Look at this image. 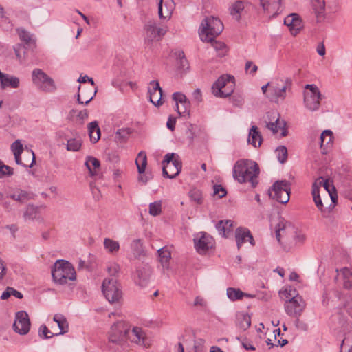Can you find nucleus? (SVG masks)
I'll list each match as a JSON object with an SVG mask.
<instances>
[{"label":"nucleus","instance_id":"nucleus-7","mask_svg":"<svg viewBox=\"0 0 352 352\" xmlns=\"http://www.w3.org/2000/svg\"><path fill=\"white\" fill-rule=\"evenodd\" d=\"M131 325L124 320H119L111 327L109 340L111 342L122 345L127 341Z\"/></svg>","mask_w":352,"mask_h":352},{"label":"nucleus","instance_id":"nucleus-40","mask_svg":"<svg viewBox=\"0 0 352 352\" xmlns=\"http://www.w3.org/2000/svg\"><path fill=\"white\" fill-rule=\"evenodd\" d=\"M103 243L104 248L111 254H115L119 251L120 244L117 241H114L109 238H105Z\"/></svg>","mask_w":352,"mask_h":352},{"label":"nucleus","instance_id":"nucleus-17","mask_svg":"<svg viewBox=\"0 0 352 352\" xmlns=\"http://www.w3.org/2000/svg\"><path fill=\"white\" fill-rule=\"evenodd\" d=\"M320 185V184L319 182L313 183L312 184L311 195L313 197V200L318 209L320 211L322 217L326 219H330L331 217V210L324 207L322 200L320 195V190H318V186Z\"/></svg>","mask_w":352,"mask_h":352},{"label":"nucleus","instance_id":"nucleus-39","mask_svg":"<svg viewBox=\"0 0 352 352\" xmlns=\"http://www.w3.org/2000/svg\"><path fill=\"white\" fill-rule=\"evenodd\" d=\"M131 248L133 254L136 258H140L145 255V251L143 248V243L140 239H135L131 244Z\"/></svg>","mask_w":352,"mask_h":352},{"label":"nucleus","instance_id":"nucleus-55","mask_svg":"<svg viewBox=\"0 0 352 352\" xmlns=\"http://www.w3.org/2000/svg\"><path fill=\"white\" fill-rule=\"evenodd\" d=\"M173 100L176 102V106L179 105V103L186 104L188 101L186 96L181 92H175L173 94Z\"/></svg>","mask_w":352,"mask_h":352},{"label":"nucleus","instance_id":"nucleus-46","mask_svg":"<svg viewBox=\"0 0 352 352\" xmlns=\"http://www.w3.org/2000/svg\"><path fill=\"white\" fill-rule=\"evenodd\" d=\"M313 8L317 17L322 16L324 12L325 3L324 0H313Z\"/></svg>","mask_w":352,"mask_h":352},{"label":"nucleus","instance_id":"nucleus-41","mask_svg":"<svg viewBox=\"0 0 352 352\" xmlns=\"http://www.w3.org/2000/svg\"><path fill=\"white\" fill-rule=\"evenodd\" d=\"M175 56H177L178 68L183 72L187 71L189 69V63L185 57L184 52L177 51Z\"/></svg>","mask_w":352,"mask_h":352},{"label":"nucleus","instance_id":"nucleus-23","mask_svg":"<svg viewBox=\"0 0 352 352\" xmlns=\"http://www.w3.org/2000/svg\"><path fill=\"white\" fill-rule=\"evenodd\" d=\"M333 133L331 130H324L320 135L321 154H328L333 144Z\"/></svg>","mask_w":352,"mask_h":352},{"label":"nucleus","instance_id":"nucleus-16","mask_svg":"<svg viewBox=\"0 0 352 352\" xmlns=\"http://www.w3.org/2000/svg\"><path fill=\"white\" fill-rule=\"evenodd\" d=\"M194 243L198 252L204 253L213 247L214 241L209 234L201 232L194 239Z\"/></svg>","mask_w":352,"mask_h":352},{"label":"nucleus","instance_id":"nucleus-22","mask_svg":"<svg viewBox=\"0 0 352 352\" xmlns=\"http://www.w3.org/2000/svg\"><path fill=\"white\" fill-rule=\"evenodd\" d=\"M284 24L289 28L293 35H296L302 28V23L299 15L296 13L289 14L284 20Z\"/></svg>","mask_w":352,"mask_h":352},{"label":"nucleus","instance_id":"nucleus-5","mask_svg":"<svg viewBox=\"0 0 352 352\" xmlns=\"http://www.w3.org/2000/svg\"><path fill=\"white\" fill-rule=\"evenodd\" d=\"M291 184L287 180H278L268 190L270 198L285 204L289 201Z\"/></svg>","mask_w":352,"mask_h":352},{"label":"nucleus","instance_id":"nucleus-47","mask_svg":"<svg viewBox=\"0 0 352 352\" xmlns=\"http://www.w3.org/2000/svg\"><path fill=\"white\" fill-rule=\"evenodd\" d=\"M81 147V141L79 139L72 138L67 141V150L72 152H77Z\"/></svg>","mask_w":352,"mask_h":352},{"label":"nucleus","instance_id":"nucleus-1","mask_svg":"<svg viewBox=\"0 0 352 352\" xmlns=\"http://www.w3.org/2000/svg\"><path fill=\"white\" fill-rule=\"evenodd\" d=\"M259 167L256 162L250 160H241L236 162L233 168V177L239 183L250 182L254 188L258 184Z\"/></svg>","mask_w":352,"mask_h":352},{"label":"nucleus","instance_id":"nucleus-20","mask_svg":"<svg viewBox=\"0 0 352 352\" xmlns=\"http://www.w3.org/2000/svg\"><path fill=\"white\" fill-rule=\"evenodd\" d=\"M263 10L272 16H276L282 12L281 0H260Z\"/></svg>","mask_w":352,"mask_h":352},{"label":"nucleus","instance_id":"nucleus-30","mask_svg":"<svg viewBox=\"0 0 352 352\" xmlns=\"http://www.w3.org/2000/svg\"><path fill=\"white\" fill-rule=\"evenodd\" d=\"M263 138L256 126H252L249 132L248 142L254 147L260 146Z\"/></svg>","mask_w":352,"mask_h":352},{"label":"nucleus","instance_id":"nucleus-50","mask_svg":"<svg viewBox=\"0 0 352 352\" xmlns=\"http://www.w3.org/2000/svg\"><path fill=\"white\" fill-rule=\"evenodd\" d=\"M38 213V208L33 205L28 206L23 217L25 219H34L36 217Z\"/></svg>","mask_w":352,"mask_h":352},{"label":"nucleus","instance_id":"nucleus-11","mask_svg":"<svg viewBox=\"0 0 352 352\" xmlns=\"http://www.w3.org/2000/svg\"><path fill=\"white\" fill-rule=\"evenodd\" d=\"M307 91L304 94V103L310 111H316L319 109L322 95L318 87L315 85H307Z\"/></svg>","mask_w":352,"mask_h":352},{"label":"nucleus","instance_id":"nucleus-29","mask_svg":"<svg viewBox=\"0 0 352 352\" xmlns=\"http://www.w3.org/2000/svg\"><path fill=\"white\" fill-rule=\"evenodd\" d=\"M216 228L220 235L227 238L233 231V223L230 220H221L217 223Z\"/></svg>","mask_w":352,"mask_h":352},{"label":"nucleus","instance_id":"nucleus-27","mask_svg":"<svg viewBox=\"0 0 352 352\" xmlns=\"http://www.w3.org/2000/svg\"><path fill=\"white\" fill-rule=\"evenodd\" d=\"M228 82H234V76L230 75H222L220 76L212 87L214 95L219 94V93L227 87Z\"/></svg>","mask_w":352,"mask_h":352},{"label":"nucleus","instance_id":"nucleus-64","mask_svg":"<svg viewBox=\"0 0 352 352\" xmlns=\"http://www.w3.org/2000/svg\"><path fill=\"white\" fill-rule=\"evenodd\" d=\"M344 308L350 316H352V296L346 301Z\"/></svg>","mask_w":352,"mask_h":352},{"label":"nucleus","instance_id":"nucleus-4","mask_svg":"<svg viewBox=\"0 0 352 352\" xmlns=\"http://www.w3.org/2000/svg\"><path fill=\"white\" fill-rule=\"evenodd\" d=\"M291 87L292 80L289 78L276 79L271 82L267 97L274 102L283 101L286 98L287 91H290Z\"/></svg>","mask_w":352,"mask_h":352},{"label":"nucleus","instance_id":"nucleus-63","mask_svg":"<svg viewBox=\"0 0 352 352\" xmlns=\"http://www.w3.org/2000/svg\"><path fill=\"white\" fill-rule=\"evenodd\" d=\"M285 225L283 222L278 223L276 228V237L278 242L280 241V232L285 230Z\"/></svg>","mask_w":352,"mask_h":352},{"label":"nucleus","instance_id":"nucleus-6","mask_svg":"<svg viewBox=\"0 0 352 352\" xmlns=\"http://www.w3.org/2000/svg\"><path fill=\"white\" fill-rule=\"evenodd\" d=\"M102 290L107 300L111 304L120 303L122 298L121 286L116 278H105Z\"/></svg>","mask_w":352,"mask_h":352},{"label":"nucleus","instance_id":"nucleus-53","mask_svg":"<svg viewBox=\"0 0 352 352\" xmlns=\"http://www.w3.org/2000/svg\"><path fill=\"white\" fill-rule=\"evenodd\" d=\"M211 43L212 46L215 49L216 51L219 52V55H224L226 50V46L223 42L215 41L214 38Z\"/></svg>","mask_w":352,"mask_h":352},{"label":"nucleus","instance_id":"nucleus-51","mask_svg":"<svg viewBox=\"0 0 352 352\" xmlns=\"http://www.w3.org/2000/svg\"><path fill=\"white\" fill-rule=\"evenodd\" d=\"M162 212L161 201H155L149 205V214L152 216H157Z\"/></svg>","mask_w":352,"mask_h":352},{"label":"nucleus","instance_id":"nucleus-56","mask_svg":"<svg viewBox=\"0 0 352 352\" xmlns=\"http://www.w3.org/2000/svg\"><path fill=\"white\" fill-rule=\"evenodd\" d=\"M23 150V144L19 140H16L11 145V151L13 154H21Z\"/></svg>","mask_w":352,"mask_h":352},{"label":"nucleus","instance_id":"nucleus-43","mask_svg":"<svg viewBox=\"0 0 352 352\" xmlns=\"http://www.w3.org/2000/svg\"><path fill=\"white\" fill-rule=\"evenodd\" d=\"M84 91H85L83 90L82 92V97H83L82 100L81 99V95L80 94H78V95H77V101H78V102L79 104H89L92 100V99L95 96V95L96 94V90H95L93 92L91 89H89V94H87V93L84 94Z\"/></svg>","mask_w":352,"mask_h":352},{"label":"nucleus","instance_id":"nucleus-44","mask_svg":"<svg viewBox=\"0 0 352 352\" xmlns=\"http://www.w3.org/2000/svg\"><path fill=\"white\" fill-rule=\"evenodd\" d=\"M237 325L243 330L248 329L251 325L250 317L245 314L239 315L237 316Z\"/></svg>","mask_w":352,"mask_h":352},{"label":"nucleus","instance_id":"nucleus-18","mask_svg":"<svg viewBox=\"0 0 352 352\" xmlns=\"http://www.w3.org/2000/svg\"><path fill=\"white\" fill-rule=\"evenodd\" d=\"M135 164L140 175L138 177V181L143 184H146L152 178L151 174L146 171L147 166L146 155H137Z\"/></svg>","mask_w":352,"mask_h":352},{"label":"nucleus","instance_id":"nucleus-21","mask_svg":"<svg viewBox=\"0 0 352 352\" xmlns=\"http://www.w3.org/2000/svg\"><path fill=\"white\" fill-rule=\"evenodd\" d=\"M150 85L152 86L151 88H148V91L150 102L155 106L159 107L164 102L162 101V89L158 81L153 80Z\"/></svg>","mask_w":352,"mask_h":352},{"label":"nucleus","instance_id":"nucleus-15","mask_svg":"<svg viewBox=\"0 0 352 352\" xmlns=\"http://www.w3.org/2000/svg\"><path fill=\"white\" fill-rule=\"evenodd\" d=\"M128 340L131 342L146 348L149 347L151 345L150 340L146 337L144 331L142 328L138 327H133L132 330H129L127 337V340Z\"/></svg>","mask_w":352,"mask_h":352},{"label":"nucleus","instance_id":"nucleus-10","mask_svg":"<svg viewBox=\"0 0 352 352\" xmlns=\"http://www.w3.org/2000/svg\"><path fill=\"white\" fill-rule=\"evenodd\" d=\"M264 122L265 126L274 134L278 133L280 131V136L287 135V129L286 122L284 120H280V115L276 111L267 112L265 117Z\"/></svg>","mask_w":352,"mask_h":352},{"label":"nucleus","instance_id":"nucleus-60","mask_svg":"<svg viewBox=\"0 0 352 352\" xmlns=\"http://www.w3.org/2000/svg\"><path fill=\"white\" fill-rule=\"evenodd\" d=\"M120 270V267L117 263H112L108 267L109 274L113 276L112 278H115V276L118 274Z\"/></svg>","mask_w":352,"mask_h":352},{"label":"nucleus","instance_id":"nucleus-49","mask_svg":"<svg viewBox=\"0 0 352 352\" xmlns=\"http://www.w3.org/2000/svg\"><path fill=\"white\" fill-rule=\"evenodd\" d=\"M235 87L234 82H228L227 84V87H225L223 91H221L219 94H216L215 96L219 98H226L230 96L232 92L234 91Z\"/></svg>","mask_w":352,"mask_h":352},{"label":"nucleus","instance_id":"nucleus-48","mask_svg":"<svg viewBox=\"0 0 352 352\" xmlns=\"http://www.w3.org/2000/svg\"><path fill=\"white\" fill-rule=\"evenodd\" d=\"M189 197L190 199L197 204H201L203 202V197L201 192L198 189H192L190 190Z\"/></svg>","mask_w":352,"mask_h":352},{"label":"nucleus","instance_id":"nucleus-57","mask_svg":"<svg viewBox=\"0 0 352 352\" xmlns=\"http://www.w3.org/2000/svg\"><path fill=\"white\" fill-rule=\"evenodd\" d=\"M214 195L218 196L219 198H222L226 195V190L222 187L221 185L216 184L213 186Z\"/></svg>","mask_w":352,"mask_h":352},{"label":"nucleus","instance_id":"nucleus-24","mask_svg":"<svg viewBox=\"0 0 352 352\" xmlns=\"http://www.w3.org/2000/svg\"><path fill=\"white\" fill-rule=\"evenodd\" d=\"M336 272V281H340L345 289H351L352 287V271L348 267H343L340 270L337 269Z\"/></svg>","mask_w":352,"mask_h":352},{"label":"nucleus","instance_id":"nucleus-31","mask_svg":"<svg viewBox=\"0 0 352 352\" xmlns=\"http://www.w3.org/2000/svg\"><path fill=\"white\" fill-rule=\"evenodd\" d=\"M16 32L20 39L24 42L25 45L33 47L36 46V39L30 32L22 28L16 29Z\"/></svg>","mask_w":352,"mask_h":352},{"label":"nucleus","instance_id":"nucleus-28","mask_svg":"<svg viewBox=\"0 0 352 352\" xmlns=\"http://www.w3.org/2000/svg\"><path fill=\"white\" fill-rule=\"evenodd\" d=\"M85 164L89 170L91 176H100V162L98 159L94 157L93 156H88L85 162Z\"/></svg>","mask_w":352,"mask_h":352},{"label":"nucleus","instance_id":"nucleus-34","mask_svg":"<svg viewBox=\"0 0 352 352\" xmlns=\"http://www.w3.org/2000/svg\"><path fill=\"white\" fill-rule=\"evenodd\" d=\"M88 132L90 140L94 143L97 142L100 138V129L97 121H94L88 124Z\"/></svg>","mask_w":352,"mask_h":352},{"label":"nucleus","instance_id":"nucleus-19","mask_svg":"<svg viewBox=\"0 0 352 352\" xmlns=\"http://www.w3.org/2000/svg\"><path fill=\"white\" fill-rule=\"evenodd\" d=\"M146 36L148 40H159L167 32V29L163 27H157L155 22H148L145 25Z\"/></svg>","mask_w":352,"mask_h":352},{"label":"nucleus","instance_id":"nucleus-42","mask_svg":"<svg viewBox=\"0 0 352 352\" xmlns=\"http://www.w3.org/2000/svg\"><path fill=\"white\" fill-rule=\"evenodd\" d=\"M157 253L160 263H162V266L165 267L171 257L170 252L165 248H162L157 250Z\"/></svg>","mask_w":352,"mask_h":352},{"label":"nucleus","instance_id":"nucleus-2","mask_svg":"<svg viewBox=\"0 0 352 352\" xmlns=\"http://www.w3.org/2000/svg\"><path fill=\"white\" fill-rule=\"evenodd\" d=\"M54 281L59 285L67 284L68 280H75L76 273L73 265L67 261L58 260L52 269Z\"/></svg>","mask_w":352,"mask_h":352},{"label":"nucleus","instance_id":"nucleus-9","mask_svg":"<svg viewBox=\"0 0 352 352\" xmlns=\"http://www.w3.org/2000/svg\"><path fill=\"white\" fill-rule=\"evenodd\" d=\"M179 155H165L162 161V175L164 177L173 179L181 172L182 164Z\"/></svg>","mask_w":352,"mask_h":352},{"label":"nucleus","instance_id":"nucleus-52","mask_svg":"<svg viewBox=\"0 0 352 352\" xmlns=\"http://www.w3.org/2000/svg\"><path fill=\"white\" fill-rule=\"evenodd\" d=\"M10 197L14 201L23 203L28 199V192L21 190L16 193L10 195Z\"/></svg>","mask_w":352,"mask_h":352},{"label":"nucleus","instance_id":"nucleus-14","mask_svg":"<svg viewBox=\"0 0 352 352\" xmlns=\"http://www.w3.org/2000/svg\"><path fill=\"white\" fill-rule=\"evenodd\" d=\"M14 329L21 335L27 334L30 329V321L28 314L25 311L16 314V320L13 324Z\"/></svg>","mask_w":352,"mask_h":352},{"label":"nucleus","instance_id":"nucleus-13","mask_svg":"<svg viewBox=\"0 0 352 352\" xmlns=\"http://www.w3.org/2000/svg\"><path fill=\"white\" fill-rule=\"evenodd\" d=\"M151 275V267L148 265H142L136 268L133 278L136 285L144 287L148 284Z\"/></svg>","mask_w":352,"mask_h":352},{"label":"nucleus","instance_id":"nucleus-45","mask_svg":"<svg viewBox=\"0 0 352 352\" xmlns=\"http://www.w3.org/2000/svg\"><path fill=\"white\" fill-rule=\"evenodd\" d=\"M319 182L320 185L318 186V190H320V188L322 186L324 187L325 191L328 193L329 196L330 197V198L331 199V200L333 201H334V197H333L331 192V185L330 184V182L329 181V179H324V177H319L318 178H317L314 183H316Z\"/></svg>","mask_w":352,"mask_h":352},{"label":"nucleus","instance_id":"nucleus-59","mask_svg":"<svg viewBox=\"0 0 352 352\" xmlns=\"http://www.w3.org/2000/svg\"><path fill=\"white\" fill-rule=\"evenodd\" d=\"M40 336H43V338L47 339L53 337L55 334L52 333L45 325L41 326L39 329Z\"/></svg>","mask_w":352,"mask_h":352},{"label":"nucleus","instance_id":"nucleus-33","mask_svg":"<svg viewBox=\"0 0 352 352\" xmlns=\"http://www.w3.org/2000/svg\"><path fill=\"white\" fill-rule=\"evenodd\" d=\"M133 131V129L129 127L120 129L115 133V140L118 143H124L128 140Z\"/></svg>","mask_w":352,"mask_h":352},{"label":"nucleus","instance_id":"nucleus-54","mask_svg":"<svg viewBox=\"0 0 352 352\" xmlns=\"http://www.w3.org/2000/svg\"><path fill=\"white\" fill-rule=\"evenodd\" d=\"M13 174V168L0 161V178L10 176Z\"/></svg>","mask_w":352,"mask_h":352},{"label":"nucleus","instance_id":"nucleus-8","mask_svg":"<svg viewBox=\"0 0 352 352\" xmlns=\"http://www.w3.org/2000/svg\"><path fill=\"white\" fill-rule=\"evenodd\" d=\"M33 83L41 90L52 93L56 89L54 80L42 69L36 68L32 72Z\"/></svg>","mask_w":352,"mask_h":352},{"label":"nucleus","instance_id":"nucleus-26","mask_svg":"<svg viewBox=\"0 0 352 352\" xmlns=\"http://www.w3.org/2000/svg\"><path fill=\"white\" fill-rule=\"evenodd\" d=\"M1 88L5 89L7 87L18 88L20 85V80L18 77L4 74L0 71Z\"/></svg>","mask_w":352,"mask_h":352},{"label":"nucleus","instance_id":"nucleus-38","mask_svg":"<svg viewBox=\"0 0 352 352\" xmlns=\"http://www.w3.org/2000/svg\"><path fill=\"white\" fill-rule=\"evenodd\" d=\"M227 296L232 300L241 299L243 296L252 297V296L243 292L239 289L229 287L227 289Z\"/></svg>","mask_w":352,"mask_h":352},{"label":"nucleus","instance_id":"nucleus-62","mask_svg":"<svg viewBox=\"0 0 352 352\" xmlns=\"http://www.w3.org/2000/svg\"><path fill=\"white\" fill-rule=\"evenodd\" d=\"M181 104H182L181 109L179 105H177V107H176V110L178 112V113L179 114V116H182V115L185 114L190 107V102L188 101H187L186 105L185 103H183Z\"/></svg>","mask_w":352,"mask_h":352},{"label":"nucleus","instance_id":"nucleus-32","mask_svg":"<svg viewBox=\"0 0 352 352\" xmlns=\"http://www.w3.org/2000/svg\"><path fill=\"white\" fill-rule=\"evenodd\" d=\"M53 320L57 323L60 329V332L58 333H55L56 336L63 335L68 332L69 324L66 318L63 315L60 314H56L54 315Z\"/></svg>","mask_w":352,"mask_h":352},{"label":"nucleus","instance_id":"nucleus-37","mask_svg":"<svg viewBox=\"0 0 352 352\" xmlns=\"http://www.w3.org/2000/svg\"><path fill=\"white\" fill-rule=\"evenodd\" d=\"M244 10V1H236L229 8L230 14L237 21L241 19V13Z\"/></svg>","mask_w":352,"mask_h":352},{"label":"nucleus","instance_id":"nucleus-36","mask_svg":"<svg viewBox=\"0 0 352 352\" xmlns=\"http://www.w3.org/2000/svg\"><path fill=\"white\" fill-rule=\"evenodd\" d=\"M35 157L36 155H14L16 163L26 168L33 166Z\"/></svg>","mask_w":352,"mask_h":352},{"label":"nucleus","instance_id":"nucleus-61","mask_svg":"<svg viewBox=\"0 0 352 352\" xmlns=\"http://www.w3.org/2000/svg\"><path fill=\"white\" fill-rule=\"evenodd\" d=\"M88 111L87 109H84L78 112L77 115V119L78 120L80 124H84L85 120L88 118Z\"/></svg>","mask_w":352,"mask_h":352},{"label":"nucleus","instance_id":"nucleus-3","mask_svg":"<svg viewBox=\"0 0 352 352\" xmlns=\"http://www.w3.org/2000/svg\"><path fill=\"white\" fill-rule=\"evenodd\" d=\"M223 25L219 19L214 16L206 17L200 27V36L203 41H212L221 33Z\"/></svg>","mask_w":352,"mask_h":352},{"label":"nucleus","instance_id":"nucleus-12","mask_svg":"<svg viewBox=\"0 0 352 352\" xmlns=\"http://www.w3.org/2000/svg\"><path fill=\"white\" fill-rule=\"evenodd\" d=\"M305 307L306 303L305 300L302 296L298 294L287 300L285 303V309L286 313L289 316L295 318H298L301 316Z\"/></svg>","mask_w":352,"mask_h":352},{"label":"nucleus","instance_id":"nucleus-58","mask_svg":"<svg viewBox=\"0 0 352 352\" xmlns=\"http://www.w3.org/2000/svg\"><path fill=\"white\" fill-rule=\"evenodd\" d=\"M245 70L246 73L254 75L258 70V67L254 65L252 61L248 60L245 63Z\"/></svg>","mask_w":352,"mask_h":352},{"label":"nucleus","instance_id":"nucleus-35","mask_svg":"<svg viewBox=\"0 0 352 352\" xmlns=\"http://www.w3.org/2000/svg\"><path fill=\"white\" fill-rule=\"evenodd\" d=\"M166 11H163V0H160L158 3V14L160 18H170L173 9V1H166L164 3Z\"/></svg>","mask_w":352,"mask_h":352},{"label":"nucleus","instance_id":"nucleus-25","mask_svg":"<svg viewBox=\"0 0 352 352\" xmlns=\"http://www.w3.org/2000/svg\"><path fill=\"white\" fill-rule=\"evenodd\" d=\"M247 239L252 245H254L255 242L250 230L245 228H238L235 231V240L239 250Z\"/></svg>","mask_w":352,"mask_h":352}]
</instances>
